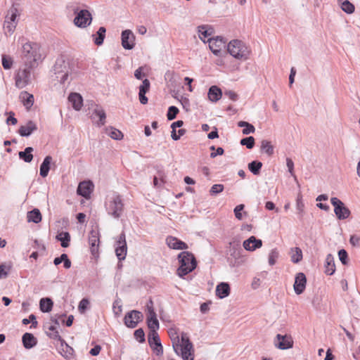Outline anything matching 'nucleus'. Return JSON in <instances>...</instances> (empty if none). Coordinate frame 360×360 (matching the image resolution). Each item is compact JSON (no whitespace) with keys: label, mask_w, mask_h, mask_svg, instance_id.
Wrapping results in <instances>:
<instances>
[{"label":"nucleus","mask_w":360,"mask_h":360,"mask_svg":"<svg viewBox=\"0 0 360 360\" xmlns=\"http://www.w3.org/2000/svg\"><path fill=\"white\" fill-rule=\"evenodd\" d=\"M21 57L25 66H28L29 68L36 67L41 58L39 44L30 41L24 44L22 46Z\"/></svg>","instance_id":"f257e3e1"},{"label":"nucleus","mask_w":360,"mask_h":360,"mask_svg":"<svg viewBox=\"0 0 360 360\" xmlns=\"http://www.w3.org/2000/svg\"><path fill=\"white\" fill-rule=\"evenodd\" d=\"M178 259L179 267L177 269L176 274L179 277L183 278L196 268L197 262L191 252H181L179 254Z\"/></svg>","instance_id":"f03ea898"},{"label":"nucleus","mask_w":360,"mask_h":360,"mask_svg":"<svg viewBox=\"0 0 360 360\" xmlns=\"http://www.w3.org/2000/svg\"><path fill=\"white\" fill-rule=\"evenodd\" d=\"M105 207L110 216L114 219H119L124 212V203L121 195L114 193L109 196L105 202Z\"/></svg>","instance_id":"7ed1b4c3"},{"label":"nucleus","mask_w":360,"mask_h":360,"mask_svg":"<svg viewBox=\"0 0 360 360\" xmlns=\"http://www.w3.org/2000/svg\"><path fill=\"white\" fill-rule=\"evenodd\" d=\"M227 51L231 56L236 59L245 60L250 55V50L243 41L233 39L227 45Z\"/></svg>","instance_id":"20e7f679"},{"label":"nucleus","mask_w":360,"mask_h":360,"mask_svg":"<svg viewBox=\"0 0 360 360\" xmlns=\"http://www.w3.org/2000/svg\"><path fill=\"white\" fill-rule=\"evenodd\" d=\"M53 71L56 78L60 83L64 84L67 81L70 72L69 62L66 61L63 56L58 58L53 66Z\"/></svg>","instance_id":"39448f33"},{"label":"nucleus","mask_w":360,"mask_h":360,"mask_svg":"<svg viewBox=\"0 0 360 360\" xmlns=\"http://www.w3.org/2000/svg\"><path fill=\"white\" fill-rule=\"evenodd\" d=\"M330 202L334 207V212L338 219L344 220L350 216V210L339 198L336 197L331 198Z\"/></svg>","instance_id":"423d86ee"},{"label":"nucleus","mask_w":360,"mask_h":360,"mask_svg":"<svg viewBox=\"0 0 360 360\" xmlns=\"http://www.w3.org/2000/svg\"><path fill=\"white\" fill-rule=\"evenodd\" d=\"M31 69L26 66L17 72L15 76V84L17 88L23 89L30 83Z\"/></svg>","instance_id":"0eeeda50"},{"label":"nucleus","mask_w":360,"mask_h":360,"mask_svg":"<svg viewBox=\"0 0 360 360\" xmlns=\"http://www.w3.org/2000/svg\"><path fill=\"white\" fill-rule=\"evenodd\" d=\"M142 319L143 314L141 312L136 310H131L125 314L124 322L127 327L134 328Z\"/></svg>","instance_id":"6e6552de"},{"label":"nucleus","mask_w":360,"mask_h":360,"mask_svg":"<svg viewBox=\"0 0 360 360\" xmlns=\"http://www.w3.org/2000/svg\"><path fill=\"white\" fill-rule=\"evenodd\" d=\"M127 252V247L126 242V236L124 231H122L116 241L115 254L119 261L124 260L126 257Z\"/></svg>","instance_id":"1a4fd4ad"},{"label":"nucleus","mask_w":360,"mask_h":360,"mask_svg":"<svg viewBox=\"0 0 360 360\" xmlns=\"http://www.w3.org/2000/svg\"><path fill=\"white\" fill-rule=\"evenodd\" d=\"M91 20L92 17L90 12L84 9L77 13L74 19V23L78 27L84 28L91 24Z\"/></svg>","instance_id":"9d476101"},{"label":"nucleus","mask_w":360,"mask_h":360,"mask_svg":"<svg viewBox=\"0 0 360 360\" xmlns=\"http://www.w3.org/2000/svg\"><path fill=\"white\" fill-rule=\"evenodd\" d=\"M148 341L150 347L155 351L157 355L162 354L163 348L157 331H149Z\"/></svg>","instance_id":"9b49d317"},{"label":"nucleus","mask_w":360,"mask_h":360,"mask_svg":"<svg viewBox=\"0 0 360 360\" xmlns=\"http://www.w3.org/2000/svg\"><path fill=\"white\" fill-rule=\"evenodd\" d=\"M174 349L176 354H181L184 360H193V344L174 345Z\"/></svg>","instance_id":"f8f14e48"},{"label":"nucleus","mask_w":360,"mask_h":360,"mask_svg":"<svg viewBox=\"0 0 360 360\" xmlns=\"http://www.w3.org/2000/svg\"><path fill=\"white\" fill-rule=\"evenodd\" d=\"M121 39L122 46L124 49L131 50L134 47L135 36L130 30L122 31Z\"/></svg>","instance_id":"ddd939ff"},{"label":"nucleus","mask_w":360,"mask_h":360,"mask_svg":"<svg viewBox=\"0 0 360 360\" xmlns=\"http://www.w3.org/2000/svg\"><path fill=\"white\" fill-rule=\"evenodd\" d=\"M274 345L280 349H288L292 347L293 341L290 336L278 334L274 340Z\"/></svg>","instance_id":"4468645a"},{"label":"nucleus","mask_w":360,"mask_h":360,"mask_svg":"<svg viewBox=\"0 0 360 360\" xmlns=\"http://www.w3.org/2000/svg\"><path fill=\"white\" fill-rule=\"evenodd\" d=\"M209 47L211 51L215 56H219L221 49L225 47L226 41L222 37H217L216 38H210L207 40Z\"/></svg>","instance_id":"2eb2a0df"},{"label":"nucleus","mask_w":360,"mask_h":360,"mask_svg":"<svg viewBox=\"0 0 360 360\" xmlns=\"http://www.w3.org/2000/svg\"><path fill=\"white\" fill-rule=\"evenodd\" d=\"M89 243L91 254L94 256H96L98 253V247L100 243L99 232L98 230L93 229L90 231L89 235Z\"/></svg>","instance_id":"dca6fc26"},{"label":"nucleus","mask_w":360,"mask_h":360,"mask_svg":"<svg viewBox=\"0 0 360 360\" xmlns=\"http://www.w3.org/2000/svg\"><path fill=\"white\" fill-rule=\"evenodd\" d=\"M307 283V278L304 273L300 272L296 274L295 283H294V290L297 295L302 294L306 288Z\"/></svg>","instance_id":"f3484780"},{"label":"nucleus","mask_w":360,"mask_h":360,"mask_svg":"<svg viewBox=\"0 0 360 360\" xmlns=\"http://www.w3.org/2000/svg\"><path fill=\"white\" fill-rule=\"evenodd\" d=\"M59 342L60 346L57 347L58 352L67 359H72L74 356L73 348L68 345L63 338Z\"/></svg>","instance_id":"a211bd4d"},{"label":"nucleus","mask_w":360,"mask_h":360,"mask_svg":"<svg viewBox=\"0 0 360 360\" xmlns=\"http://www.w3.org/2000/svg\"><path fill=\"white\" fill-rule=\"evenodd\" d=\"M243 246L248 251H254L262 246V241L252 236L248 239L244 240Z\"/></svg>","instance_id":"6ab92c4d"},{"label":"nucleus","mask_w":360,"mask_h":360,"mask_svg":"<svg viewBox=\"0 0 360 360\" xmlns=\"http://www.w3.org/2000/svg\"><path fill=\"white\" fill-rule=\"evenodd\" d=\"M93 187L94 185L91 181H82L79 183L77 189V193L78 195L85 198H88L92 192Z\"/></svg>","instance_id":"aec40b11"},{"label":"nucleus","mask_w":360,"mask_h":360,"mask_svg":"<svg viewBox=\"0 0 360 360\" xmlns=\"http://www.w3.org/2000/svg\"><path fill=\"white\" fill-rule=\"evenodd\" d=\"M166 243L170 248L174 250H186L188 248L186 243L173 236H168Z\"/></svg>","instance_id":"412c9836"},{"label":"nucleus","mask_w":360,"mask_h":360,"mask_svg":"<svg viewBox=\"0 0 360 360\" xmlns=\"http://www.w3.org/2000/svg\"><path fill=\"white\" fill-rule=\"evenodd\" d=\"M37 129V124L30 120L26 125H22L19 128L18 133L21 136H29Z\"/></svg>","instance_id":"4be33fe9"},{"label":"nucleus","mask_w":360,"mask_h":360,"mask_svg":"<svg viewBox=\"0 0 360 360\" xmlns=\"http://www.w3.org/2000/svg\"><path fill=\"white\" fill-rule=\"evenodd\" d=\"M230 285L228 283L221 282L216 287V295L220 299L225 298L230 295Z\"/></svg>","instance_id":"5701e85b"},{"label":"nucleus","mask_w":360,"mask_h":360,"mask_svg":"<svg viewBox=\"0 0 360 360\" xmlns=\"http://www.w3.org/2000/svg\"><path fill=\"white\" fill-rule=\"evenodd\" d=\"M22 344L25 348L31 349L34 347L37 343V340L33 334L25 333L22 338Z\"/></svg>","instance_id":"b1692460"},{"label":"nucleus","mask_w":360,"mask_h":360,"mask_svg":"<svg viewBox=\"0 0 360 360\" xmlns=\"http://www.w3.org/2000/svg\"><path fill=\"white\" fill-rule=\"evenodd\" d=\"M19 98L27 110H30L34 104V96L27 91H22Z\"/></svg>","instance_id":"393cba45"},{"label":"nucleus","mask_w":360,"mask_h":360,"mask_svg":"<svg viewBox=\"0 0 360 360\" xmlns=\"http://www.w3.org/2000/svg\"><path fill=\"white\" fill-rule=\"evenodd\" d=\"M68 100L72 103L75 110H79L81 109L83 99L79 94L71 93L68 96Z\"/></svg>","instance_id":"a878e982"},{"label":"nucleus","mask_w":360,"mask_h":360,"mask_svg":"<svg viewBox=\"0 0 360 360\" xmlns=\"http://www.w3.org/2000/svg\"><path fill=\"white\" fill-rule=\"evenodd\" d=\"M207 96L210 101L217 102L221 98L222 91L218 86H212L208 90Z\"/></svg>","instance_id":"bb28decb"},{"label":"nucleus","mask_w":360,"mask_h":360,"mask_svg":"<svg viewBox=\"0 0 360 360\" xmlns=\"http://www.w3.org/2000/svg\"><path fill=\"white\" fill-rule=\"evenodd\" d=\"M92 117L93 119H94L95 117H98V121L97 122V125L98 127L105 124L106 120V114L105 110L102 108L96 106V108L93 111Z\"/></svg>","instance_id":"cd10ccee"},{"label":"nucleus","mask_w":360,"mask_h":360,"mask_svg":"<svg viewBox=\"0 0 360 360\" xmlns=\"http://www.w3.org/2000/svg\"><path fill=\"white\" fill-rule=\"evenodd\" d=\"M325 273L327 275H333L335 271L334 257L331 254H328L326 258Z\"/></svg>","instance_id":"c85d7f7f"},{"label":"nucleus","mask_w":360,"mask_h":360,"mask_svg":"<svg viewBox=\"0 0 360 360\" xmlns=\"http://www.w3.org/2000/svg\"><path fill=\"white\" fill-rule=\"evenodd\" d=\"M52 161V157L50 155H47L44 159L42 163L40 165V175L42 177H46L49 174V172L50 170V165Z\"/></svg>","instance_id":"c756f323"},{"label":"nucleus","mask_w":360,"mask_h":360,"mask_svg":"<svg viewBox=\"0 0 360 360\" xmlns=\"http://www.w3.org/2000/svg\"><path fill=\"white\" fill-rule=\"evenodd\" d=\"M27 218L29 222L38 224L41 221V214L39 209L34 208L27 212Z\"/></svg>","instance_id":"7c9ffc66"},{"label":"nucleus","mask_w":360,"mask_h":360,"mask_svg":"<svg viewBox=\"0 0 360 360\" xmlns=\"http://www.w3.org/2000/svg\"><path fill=\"white\" fill-rule=\"evenodd\" d=\"M106 29L104 27H100L96 34H93L92 37L96 45L101 46L103 44L105 37Z\"/></svg>","instance_id":"2f4dec72"},{"label":"nucleus","mask_w":360,"mask_h":360,"mask_svg":"<svg viewBox=\"0 0 360 360\" xmlns=\"http://www.w3.org/2000/svg\"><path fill=\"white\" fill-rule=\"evenodd\" d=\"M34 148L32 147H27L23 151H20L18 153L19 158L24 160L25 162L30 163L33 159Z\"/></svg>","instance_id":"473e14b6"},{"label":"nucleus","mask_w":360,"mask_h":360,"mask_svg":"<svg viewBox=\"0 0 360 360\" xmlns=\"http://www.w3.org/2000/svg\"><path fill=\"white\" fill-rule=\"evenodd\" d=\"M53 302L51 298H41L39 301L40 310L42 312H49L53 308Z\"/></svg>","instance_id":"72a5a7b5"},{"label":"nucleus","mask_w":360,"mask_h":360,"mask_svg":"<svg viewBox=\"0 0 360 360\" xmlns=\"http://www.w3.org/2000/svg\"><path fill=\"white\" fill-rule=\"evenodd\" d=\"M199 37L205 42V39L212 34V28H208L207 25H201L198 27Z\"/></svg>","instance_id":"f704fd0d"},{"label":"nucleus","mask_w":360,"mask_h":360,"mask_svg":"<svg viewBox=\"0 0 360 360\" xmlns=\"http://www.w3.org/2000/svg\"><path fill=\"white\" fill-rule=\"evenodd\" d=\"M260 150L269 156H271L274 153V148L271 141L268 140H262L261 141Z\"/></svg>","instance_id":"c9c22d12"},{"label":"nucleus","mask_w":360,"mask_h":360,"mask_svg":"<svg viewBox=\"0 0 360 360\" xmlns=\"http://www.w3.org/2000/svg\"><path fill=\"white\" fill-rule=\"evenodd\" d=\"M56 239L61 243L63 248H68L70 245V236L68 232L62 231L56 236Z\"/></svg>","instance_id":"e433bc0d"},{"label":"nucleus","mask_w":360,"mask_h":360,"mask_svg":"<svg viewBox=\"0 0 360 360\" xmlns=\"http://www.w3.org/2000/svg\"><path fill=\"white\" fill-rule=\"evenodd\" d=\"M46 333L51 339L58 340V341L62 339L61 336L59 335L58 327L54 325L49 326Z\"/></svg>","instance_id":"4c0bfd02"},{"label":"nucleus","mask_w":360,"mask_h":360,"mask_svg":"<svg viewBox=\"0 0 360 360\" xmlns=\"http://www.w3.org/2000/svg\"><path fill=\"white\" fill-rule=\"evenodd\" d=\"M338 2L340 4L341 9L346 13L352 14L354 12L355 7L349 1L338 0Z\"/></svg>","instance_id":"58836bf2"},{"label":"nucleus","mask_w":360,"mask_h":360,"mask_svg":"<svg viewBox=\"0 0 360 360\" xmlns=\"http://www.w3.org/2000/svg\"><path fill=\"white\" fill-rule=\"evenodd\" d=\"M106 134L115 140H121L123 138L122 133L112 127H109L105 129Z\"/></svg>","instance_id":"ea45409f"},{"label":"nucleus","mask_w":360,"mask_h":360,"mask_svg":"<svg viewBox=\"0 0 360 360\" xmlns=\"http://www.w3.org/2000/svg\"><path fill=\"white\" fill-rule=\"evenodd\" d=\"M296 209L297 210L299 218L302 219L304 214V204L302 200V195L300 193H299L297 197Z\"/></svg>","instance_id":"a19ab883"},{"label":"nucleus","mask_w":360,"mask_h":360,"mask_svg":"<svg viewBox=\"0 0 360 360\" xmlns=\"http://www.w3.org/2000/svg\"><path fill=\"white\" fill-rule=\"evenodd\" d=\"M238 126L239 127H244V129H243V134L245 135L254 133L255 131V127L252 124H250L249 122L245 121L238 122Z\"/></svg>","instance_id":"79ce46f5"},{"label":"nucleus","mask_w":360,"mask_h":360,"mask_svg":"<svg viewBox=\"0 0 360 360\" xmlns=\"http://www.w3.org/2000/svg\"><path fill=\"white\" fill-rule=\"evenodd\" d=\"M262 163L259 161L254 160L248 164V169L255 175H258L260 172Z\"/></svg>","instance_id":"37998d69"},{"label":"nucleus","mask_w":360,"mask_h":360,"mask_svg":"<svg viewBox=\"0 0 360 360\" xmlns=\"http://www.w3.org/2000/svg\"><path fill=\"white\" fill-rule=\"evenodd\" d=\"M302 259V252L300 248H295L292 250L291 261L293 263H298Z\"/></svg>","instance_id":"c03bdc74"},{"label":"nucleus","mask_w":360,"mask_h":360,"mask_svg":"<svg viewBox=\"0 0 360 360\" xmlns=\"http://www.w3.org/2000/svg\"><path fill=\"white\" fill-rule=\"evenodd\" d=\"M147 307V320L148 319H157L156 313L153 308V302L151 300H149V302L146 304Z\"/></svg>","instance_id":"a18cd8bd"},{"label":"nucleus","mask_w":360,"mask_h":360,"mask_svg":"<svg viewBox=\"0 0 360 360\" xmlns=\"http://www.w3.org/2000/svg\"><path fill=\"white\" fill-rule=\"evenodd\" d=\"M1 63H2L3 68L5 70H9L11 68V67L13 65V58L10 56L4 54V55H2V57H1Z\"/></svg>","instance_id":"49530a36"},{"label":"nucleus","mask_w":360,"mask_h":360,"mask_svg":"<svg viewBox=\"0 0 360 360\" xmlns=\"http://www.w3.org/2000/svg\"><path fill=\"white\" fill-rule=\"evenodd\" d=\"M240 144L245 146L248 149H252L255 146V138L253 136L243 138L240 140Z\"/></svg>","instance_id":"de8ad7c7"},{"label":"nucleus","mask_w":360,"mask_h":360,"mask_svg":"<svg viewBox=\"0 0 360 360\" xmlns=\"http://www.w3.org/2000/svg\"><path fill=\"white\" fill-rule=\"evenodd\" d=\"M147 325L150 331H157L160 327L158 319H148Z\"/></svg>","instance_id":"09e8293b"},{"label":"nucleus","mask_w":360,"mask_h":360,"mask_svg":"<svg viewBox=\"0 0 360 360\" xmlns=\"http://www.w3.org/2000/svg\"><path fill=\"white\" fill-rule=\"evenodd\" d=\"M17 16H18V9L16 8L13 7L10 10H8V14L6 16V20H8L9 21H11V22H17L16 21Z\"/></svg>","instance_id":"8fccbe9b"},{"label":"nucleus","mask_w":360,"mask_h":360,"mask_svg":"<svg viewBox=\"0 0 360 360\" xmlns=\"http://www.w3.org/2000/svg\"><path fill=\"white\" fill-rule=\"evenodd\" d=\"M179 112V109L176 106H170L167 113V117L168 120H173L176 118V115Z\"/></svg>","instance_id":"3c124183"},{"label":"nucleus","mask_w":360,"mask_h":360,"mask_svg":"<svg viewBox=\"0 0 360 360\" xmlns=\"http://www.w3.org/2000/svg\"><path fill=\"white\" fill-rule=\"evenodd\" d=\"M16 25L17 22H11L8 20H5L4 27L7 32H8L10 34H12L14 32Z\"/></svg>","instance_id":"603ef678"},{"label":"nucleus","mask_w":360,"mask_h":360,"mask_svg":"<svg viewBox=\"0 0 360 360\" xmlns=\"http://www.w3.org/2000/svg\"><path fill=\"white\" fill-rule=\"evenodd\" d=\"M112 309L113 312L115 316H118L122 311V306L121 304V300L117 299L114 301L113 305H112Z\"/></svg>","instance_id":"864d4df0"},{"label":"nucleus","mask_w":360,"mask_h":360,"mask_svg":"<svg viewBox=\"0 0 360 360\" xmlns=\"http://www.w3.org/2000/svg\"><path fill=\"white\" fill-rule=\"evenodd\" d=\"M134 335L135 339L141 343L144 342L146 340L145 333L142 328L136 329L134 333Z\"/></svg>","instance_id":"5fc2aeb1"},{"label":"nucleus","mask_w":360,"mask_h":360,"mask_svg":"<svg viewBox=\"0 0 360 360\" xmlns=\"http://www.w3.org/2000/svg\"><path fill=\"white\" fill-rule=\"evenodd\" d=\"M278 252L276 249H273L271 250L269 255V264L271 266H273L276 264V259L278 257Z\"/></svg>","instance_id":"6e6d98bb"},{"label":"nucleus","mask_w":360,"mask_h":360,"mask_svg":"<svg viewBox=\"0 0 360 360\" xmlns=\"http://www.w3.org/2000/svg\"><path fill=\"white\" fill-rule=\"evenodd\" d=\"M224 190V185L222 184H214L210 190V193L211 195H215L221 193Z\"/></svg>","instance_id":"4d7b16f0"},{"label":"nucleus","mask_w":360,"mask_h":360,"mask_svg":"<svg viewBox=\"0 0 360 360\" xmlns=\"http://www.w3.org/2000/svg\"><path fill=\"white\" fill-rule=\"evenodd\" d=\"M338 257H339V259L340 260V262L343 264H347V262H348V254L347 252V251L344 249H342L340 250H339L338 252Z\"/></svg>","instance_id":"13d9d810"},{"label":"nucleus","mask_w":360,"mask_h":360,"mask_svg":"<svg viewBox=\"0 0 360 360\" xmlns=\"http://www.w3.org/2000/svg\"><path fill=\"white\" fill-rule=\"evenodd\" d=\"M286 165H287V167L288 169V172L290 174V175L292 176H293L295 180H297V177H296V176L295 174V172H294V162L289 158H286Z\"/></svg>","instance_id":"bf43d9fd"},{"label":"nucleus","mask_w":360,"mask_h":360,"mask_svg":"<svg viewBox=\"0 0 360 360\" xmlns=\"http://www.w3.org/2000/svg\"><path fill=\"white\" fill-rule=\"evenodd\" d=\"M244 207L245 206H244L243 204H240V205H237L234 208L233 212H234V214H235V217L238 220H241L243 219V216H242L241 212L243 210Z\"/></svg>","instance_id":"052dcab7"},{"label":"nucleus","mask_w":360,"mask_h":360,"mask_svg":"<svg viewBox=\"0 0 360 360\" xmlns=\"http://www.w3.org/2000/svg\"><path fill=\"white\" fill-rule=\"evenodd\" d=\"M150 81L148 79H145L139 86V92L147 93L150 89Z\"/></svg>","instance_id":"680f3d73"},{"label":"nucleus","mask_w":360,"mask_h":360,"mask_svg":"<svg viewBox=\"0 0 360 360\" xmlns=\"http://www.w3.org/2000/svg\"><path fill=\"white\" fill-rule=\"evenodd\" d=\"M89 304L87 299L83 298L79 303L78 309L81 313H84Z\"/></svg>","instance_id":"e2e57ef3"},{"label":"nucleus","mask_w":360,"mask_h":360,"mask_svg":"<svg viewBox=\"0 0 360 360\" xmlns=\"http://www.w3.org/2000/svg\"><path fill=\"white\" fill-rule=\"evenodd\" d=\"M224 96H227L230 100L236 101L238 99V95L233 91L227 90L224 91Z\"/></svg>","instance_id":"0e129e2a"},{"label":"nucleus","mask_w":360,"mask_h":360,"mask_svg":"<svg viewBox=\"0 0 360 360\" xmlns=\"http://www.w3.org/2000/svg\"><path fill=\"white\" fill-rule=\"evenodd\" d=\"M229 245H230V247H231L232 243H230ZM238 250H240L239 244H236V246L233 245L232 248H230V250H229L230 255L236 257L238 255H239V253L238 252Z\"/></svg>","instance_id":"69168bd1"},{"label":"nucleus","mask_w":360,"mask_h":360,"mask_svg":"<svg viewBox=\"0 0 360 360\" xmlns=\"http://www.w3.org/2000/svg\"><path fill=\"white\" fill-rule=\"evenodd\" d=\"M101 347L100 345H96L91 349L89 353L92 356H97L101 352Z\"/></svg>","instance_id":"338daca9"},{"label":"nucleus","mask_w":360,"mask_h":360,"mask_svg":"<svg viewBox=\"0 0 360 360\" xmlns=\"http://www.w3.org/2000/svg\"><path fill=\"white\" fill-rule=\"evenodd\" d=\"M224 153V149L221 148V147H218L216 150V152H212L210 154V157L212 158H214L215 157H217V155H223Z\"/></svg>","instance_id":"774afa93"}]
</instances>
